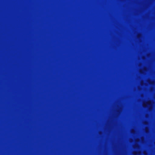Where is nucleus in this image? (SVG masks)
Returning a JSON list of instances; mask_svg holds the SVG:
<instances>
[{
    "label": "nucleus",
    "instance_id": "1",
    "mask_svg": "<svg viewBox=\"0 0 155 155\" xmlns=\"http://www.w3.org/2000/svg\"><path fill=\"white\" fill-rule=\"evenodd\" d=\"M147 104H148V105H150V102H148V103H147Z\"/></svg>",
    "mask_w": 155,
    "mask_h": 155
}]
</instances>
